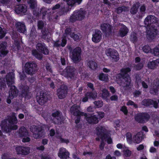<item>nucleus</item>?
I'll return each instance as SVG.
<instances>
[{"mask_svg":"<svg viewBox=\"0 0 159 159\" xmlns=\"http://www.w3.org/2000/svg\"><path fill=\"white\" fill-rule=\"evenodd\" d=\"M36 48L38 51H41L42 53L46 55L48 53V50L44 43H38L36 46Z\"/></svg>","mask_w":159,"mask_h":159,"instance_id":"nucleus-22","label":"nucleus"},{"mask_svg":"<svg viewBox=\"0 0 159 159\" xmlns=\"http://www.w3.org/2000/svg\"><path fill=\"white\" fill-rule=\"evenodd\" d=\"M14 71L8 74L6 76V79H0V86L1 88H4L6 86V81L9 87H10L9 91V97L7 100V102L10 104L11 101L10 99H12L17 95V91L15 87L13 84L14 83Z\"/></svg>","mask_w":159,"mask_h":159,"instance_id":"nucleus-4","label":"nucleus"},{"mask_svg":"<svg viewBox=\"0 0 159 159\" xmlns=\"http://www.w3.org/2000/svg\"><path fill=\"white\" fill-rule=\"evenodd\" d=\"M18 135L20 137L25 136L28 135V132L24 127H21L19 130Z\"/></svg>","mask_w":159,"mask_h":159,"instance_id":"nucleus-35","label":"nucleus"},{"mask_svg":"<svg viewBox=\"0 0 159 159\" xmlns=\"http://www.w3.org/2000/svg\"><path fill=\"white\" fill-rule=\"evenodd\" d=\"M102 39V33L98 30H95L94 33L93 34L92 40L95 43L99 42Z\"/></svg>","mask_w":159,"mask_h":159,"instance_id":"nucleus-20","label":"nucleus"},{"mask_svg":"<svg viewBox=\"0 0 159 159\" xmlns=\"http://www.w3.org/2000/svg\"><path fill=\"white\" fill-rule=\"evenodd\" d=\"M120 110L123 112L125 114H127V110L125 106H123L121 108Z\"/></svg>","mask_w":159,"mask_h":159,"instance_id":"nucleus-53","label":"nucleus"},{"mask_svg":"<svg viewBox=\"0 0 159 159\" xmlns=\"http://www.w3.org/2000/svg\"><path fill=\"white\" fill-rule=\"evenodd\" d=\"M73 72V69H72L71 67H67L61 74L68 79L69 78L72 79L74 77Z\"/></svg>","mask_w":159,"mask_h":159,"instance_id":"nucleus-17","label":"nucleus"},{"mask_svg":"<svg viewBox=\"0 0 159 159\" xmlns=\"http://www.w3.org/2000/svg\"><path fill=\"white\" fill-rule=\"evenodd\" d=\"M140 11L142 13H144L146 10L145 6L144 5L141 6L140 7Z\"/></svg>","mask_w":159,"mask_h":159,"instance_id":"nucleus-55","label":"nucleus"},{"mask_svg":"<svg viewBox=\"0 0 159 159\" xmlns=\"http://www.w3.org/2000/svg\"><path fill=\"white\" fill-rule=\"evenodd\" d=\"M135 118L137 122L144 123L148 120L149 118V116L146 113H139L135 115Z\"/></svg>","mask_w":159,"mask_h":159,"instance_id":"nucleus-15","label":"nucleus"},{"mask_svg":"<svg viewBox=\"0 0 159 159\" xmlns=\"http://www.w3.org/2000/svg\"><path fill=\"white\" fill-rule=\"evenodd\" d=\"M52 120L56 124H61L63 121V117L59 111H56L52 114Z\"/></svg>","mask_w":159,"mask_h":159,"instance_id":"nucleus-14","label":"nucleus"},{"mask_svg":"<svg viewBox=\"0 0 159 159\" xmlns=\"http://www.w3.org/2000/svg\"><path fill=\"white\" fill-rule=\"evenodd\" d=\"M97 97V93H87L85 94V97L83 98L82 101L83 102H86L88 98H95Z\"/></svg>","mask_w":159,"mask_h":159,"instance_id":"nucleus-30","label":"nucleus"},{"mask_svg":"<svg viewBox=\"0 0 159 159\" xmlns=\"http://www.w3.org/2000/svg\"><path fill=\"white\" fill-rule=\"evenodd\" d=\"M16 26L19 32L23 34L25 33L26 30L24 24L20 22H17L16 24Z\"/></svg>","mask_w":159,"mask_h":159,"instance_id":"nucleus-28","label":"nucleus"},{"mask_svg":"<svg viewBox=\"0 0 159 159\" xmlns=\"http://www.w3.org/2000/svg\"><path fill=\"white\" fill-rule=\"evenodd\" d=\"M60 6L59 4H57L53 7L52 9H49L47 10V8L44 7L40 11V14L35 13L34 11H33V14L34 15L37 16H42L43 19H45L46 17L49 19L50 20V17L51 14H52L51 11L52 12V13H55V12L58 11Z\"/></svg>","mask_w":159,"mask_h":159,"instance_id":"nucleus-7","label":"nucleus"},{"mask_svg":"<svg viewBox=\"0 0 159 159\" xmlns=\"http://www.w3.org/2000/svg\"><path fill=\"white\" fill-rule=\"evenodd\" d=\"M142 103L143 105L144 106H150L152 105L155 108H157L158 107V104L157 102L150 99L144 100Z\"/></svg>","mask_w":159,"mask_h":159,"instance_id":"nucleus-25","label":"nucleus"},{"mask_svg":"<svg viewBox=\"0 0 159 159\" xmlns=\"http://www.w3.org/2000/svg\"><path fill=\"white\" fill-rule=\"evenodd\" d=\"M32 54L34 56L39 59H41L42 58V54L36 50H34L32 51Z\"/></svg>","mask_w":159,"mask_h":159,"instance_id":"nucleus-41","label":"nucleus"},{"mask_svg":"<svg viewBox=\"0 0 159 159\" xmlns=\"http://www.w3.org/2000/svg\"><path fill=\"white\" fill-rule=\"evenodd\" d=\"M88 65L90 68L93 70L96 68L97 64L93 61H90L88 63Z\"/></svg>","mask_w":159,"mask_h":159,"instance_id":"nucleus-43","label":"nucleus"},{"mask_svg":"<svg viewBox=\"0 0 159 159\" xmlns=\"http://www.w3.org/2000/svg\"><path fill=\"white\" fill-rule=\"evenodd\" d=\"M124 153L125 155L127 157L129 156L131 154V152L127 148L124 151Z\"/></svg>","mask_w":159,"mask_h":159,"instance_id":"nucleus-50","label":"nucleus"},{"mask_svg":"<svg viewBox=\"0 0 159 159\" xmlns=\"http://www.w3.org/2000/svg\"><path fill=\"white\" fill-rule=\"evenodd\" d=\"M71 31V30L70 28H67L66 30L65 33L62 37V42L61 44V45L62 47H64L66 43V41L65 37L66 34V35H70V36L71 38H72L75 41H76L79 38L77 34H74L73 33L71 34L70 33Z\"/></svg>","mask_w":159,"mask_h":159,"instance_id":"nucleus-11","label":"nucleus"},{"mask_svg":"<svg viewBox=\"0 0 159 159\" xmlns=\"http://www.w3.org/2000/svg\"><path fill=\"white\" fill-rule=\"evenodd\" d=\"M129 8L125 7H120L113 10L114 11L118 14L120 13L124 14L125 12L129 11Z\"/></svg>","mask_w":159,"mask_h":159,"instance_id":"nucleus-32","label":"nucleus"},{"mask_svg":"<svg viewBox=\"0 0 159 159\" xmlns=\"http://www.w3.org/2000/svg\"><path fill=\"white\" fill-rule=\"evenodd\" d=\"M78 104L74 105L70 109V112L73 115L76 116L77 117V119L75 120V122L76 124L78 123L80 120V116H84L85 117L86 120L90 124H97L98 121V119H100L102 118L104 116V114L103 112H98V117H96L95 115L94 116H91L90 117H88L89 115L83 112H81L79 111L80 105L81 103V101H78V102H77Z\"/></svg>","mask_w":159,"mask_h":159,"instance_id":"nucleus-1","label":"nucleus"},{"mask_svg":"<svg viewBox=\"0 0 159 159\" xmlns=\"http://www.w3.org/2000/svg\"><path fill=\"white\" fill-rule=\"evenodd\" d=\"M45 126L46 125H44L40 126V127H42L41 128H40V127H37L34 125L31 126L30 128V130L33 133L34 138L37 139L42 137L43 136L40 135V134L43 132L42 128H44Z\"/></svg>","mask_w":159,"mask_h":159,"instance_id":"nucleus-10","label":"nucleus"},{"mask_svg":"<svg viewBox=\"0 0 159 159\" xmlns=\"http://www.w3.org/2000/svg\"><path fill=\"white\" fill-rule=\"evenodd\" d=\"M130 71L129 68H123L121 70L120 73L117 75L115 78H114L115 81L122 86L120 88L122 92L123 93V89L129 90L131 87V79L128 75Z\"/></svg>","mask_w":159,"mask_h":159,"instance_id":"nucleus-3","label":"nucleus"},{"mask_svg":"<svg viewBox=\"0 0 159 159\" xmlns=\"http://www.w3.org/2000/svg\"><path fill=\"white\" fill-rule=\"evenodd\" d=\"M29 87L27 86H23L21 87V89L22 91L21 96L25 97V99L29 98L28 95L29 93H28Z\"/></svg>","mask_w":159,"mask_h":159,"instance_id":"nucleus-31","label":"nucleus"},{"mask_svg":"<svg viewBox=\"0 0 159 159\" xmlns=\"http://www.w3.org/2000/svg\"><path fill=\"white\" fill-rule=\"evenodd\" d=\"M85 12L84 11L83 9L81 8L80 10L75 11L70 18V21L73 22L77 20H81L84 17Z\"/></svg>","mask_w":159,"mask_h":159,"instance_id":"nucleus-8","label":"nucleus"},{"mask_svg":"<svg viewBox=\"0 0 159 159\" xmlns=\"http://www.w3.org/2000/svg\"><path fill=\"white\" fill-rule=\"evenodd\" d=\"M36 98L38 103L41 105H44L47 101V98L43 93H40L39 95L37 96Z\"/></svg>","mask_w":159,"mask_h":159,"instance_id":"nucleus-21","label":"nucleus"},{"mask_svg":"<svg viewBox=\"0 0 159 159\" xmlns=\"http://www.w3.org/2000/svg\"><path fill=\"white\" fill-rule=\"evenodd\" d=\"M111 100L112 101H116L118 99V97L116 95H113L110 98Z\"/></svg>","mask_w":159,"mask_h":159,"instance_id":"nucleus-59","label":"nucleus"},{"mask_svg":"<svg viewBox=\"0 0 159 159\" xmlns=\"http://www.w3.org/2000/svg\"><path fill=\"white\" fill-rule=\"evenodd\" d=\"M42 34H43V36H42V38L44 39H48V38L49 37V34H45L44 33L42 32Z\"/></svg>","mask_w":159,"mask_h":159,"instance_id":"nucleus-57","label":"nucleus"},{"mask_svg":"<svg viewBox=\"0 0 159 159\" xmlns=\"http://www.w3.org/2000/svg\"><path fill=\"white\" fill-rule=\"evenodd\" d=\"M156 152V149L153 147H151L149 149V152L151 153H155Z\"/></svg>","mask_w":159,"mask_h":159,"instance_id":"nucleus-56","label":"nucleus"},{"mask_svg":"<svg viewBox=\"0 0 159 159\" xmlns=\"http://www.w3.org/2000/svg\"><path fill=\"white\" fill-rule=\"evenodd\" d=\"M127 105L133 106L134 107L136 108L137 107V105L135 104L133 102L131 101H129L127 104Z\"/></svg>","mask_w":159,"mask_h":159,"instance_id":"nucleus-52","label":"nucleus"},{"mask_svg":"<svg viewBox=\"0 0 159 159\" xmlns=\"http://www.w3.org/2000/svg\"><path fill=\"white\" fill-rule=\"evenodd\" d=\"M159 90V80L157 79L154 81V83L150 89V93L151 94H156Z\"/></svg>","mask_w":159,"mask_h":159,"instance_id":"nucleus-18","label":"nucleus"},{"mask_svg":"<svg viewBox=\"0 0 159 159\" xmlns=\"http://www.w3.org/2000/svg\"><path fill=\"white\" fill-rule=\"evenodd\" d=\"M120 25H121V27L119 31V35L121 37H123L127 34L129 30L127 27L125 25L122 24Z\"/></svg>","mask_w":159,"mask_h":159,"instance_id":"nucleus-29","label":"nucleus"},{"mask_svg":"<svg viewBox=\"0 0 159 159\" xmlns=\"http://www.w3.org/2000/svg\"><path fill=\"white\" fill-rule=\"evenodd\" d=\"M55 137L54 138V139H55L56 140L58 141H60L62 143H67L69 142V141L67 139H62L61 136H60V134H59V133L57 132H56V133L55 135Z\"/></svg>","mask_w":159,"mask_h":159,"instance_id":"nucleus-36","label":"nucleus"},{"mask_svg":"<svg viewBox=\"0 0 159 159\" xmlns=\"http://www.w3.org/2000/svg\"><path fill=\"white\" fill-rule=\"evenodd\" d=\"M126 139L128 143L129 144H131L133 143V138L131 133H128L126 134Z\"/></svg>","mask_w":159,"mask_h":159,"instance_id":"nucleus-44","label":"nucleus"},{"mask_svg":"<svg viewBox=\"0 0 159 159\" xmlns=\"http://www.w3.org/2000/svg\"><path fill=\"white\" fill-rule=\"evenodd\" d=\"M14 40V44L15 45V47L13 46V47H12V48L13 49L15 50H18L19 49V47L20 42H19L17 40V39L16 38V39H15Z\"/></svg>","mask_w":159,"mask_h":159,"instance_id":"nucleus-46","label":"nucleus"},{"mask_svg":"<svg viewBox=\"0 0 159 159\" xmlns=\"http://www.w3.org/2000/svg\"><path fill=\"white\" fill-rule=\"evenodd\" d=\"M17 121L15 114L13 113L11 116L9 117L8 119L2 122L1 124L2 129L4 132L8 133L12 130L17 129V126L15 125Z\"/></svg>","mask_w":159,"mask_h":159,"instance_id":"nucleus-6","label":"nucleus"},{"mask_svg":"<svg viewBox=\"0 0 159 159\" xmlns=\"http://www.w3.org/2000/svg\"><path fill=\"white\" fill-rule=\"evenodd\" d=\"M81 49L79 47H76L71 53L70 57L74 63H77L81 59Z\"/></svg>","mask_w":159,"mask_h":159,"instance_id":"nucleus-9","label":"nucleus"},{"mask_svg":"<svg viewBox=\"0 0 159 159\" xmlns=\"http://www.w3.org/2000/svg\"><path fill=\"white\" fill-rule=\"evenodd\" d=\"M30 140V139L29 137L24 138L23 139L22 141L23 142H28Z\"/></svg>","mask_w":159,"mask_h":159,"instance_id":"nucleus-60","label":"nucleus"},{"mask_svg":"<svg viewBox=\"0 0 159 159\" xmlns=\"http://www.w3.org/2000/svg\"><path fill=\"white\" fill-rule=\"evenodd\" d=\"M0 43V56L4 57L8 52L6 49L7 43L5 42Z\"/></svg>","mask_w":159,"mask_h":159,"instance_id":"nucleus-24","label":"nucleus"},{"mask_svg":"<svg viewBox=\"0 0 159 159\" xmlns=\"http://www.w3.org/2000/svg\"><path fill=\"white\" fill-rule=\"evenodd\" d=\"M158 63H159V59H157L156 60L149 62L148 64V67L150 69H153Z\"/></svg>","mask_w":159,"mask_h":159,"instance_id":"nucleus-37","label":"nucleus"},{"mask_svg":"<svg viewBox=\"0 0 159 159\" xmlns=\"http://www.w3.org/2000/svg\"><path fill=\"white\" fill-rule=\"evenodd\" d=\"M16 7L15 10V12L17 14L25 13L27 10V7L25 5H19Z\"/></svg>","mask_w":159,"mask_h":159,"instance_id":"nucleus-27","label":"nucleus"},{"mask_svg":"<svg viewBox=\"0 0 159 159\" xmlns=\"http://www.w3.org/2000/svg\"><path fill=\"white\" fill-rule=\"evenodd\" d=\"M136 34L134 33L132 34L130 36V40L133 43H134L137 40Z\"/></svg>","mask_w":159,"mask_h":159,"instance_id":"nucleus-49","label":"nucleus"},{"mask_svg":"<svg viewBox=\"0 0 159 159\" xmlns=\"http://www.w3.org/2000/svg\"><path fill=\"white\" fill-rule=\"evenodd\" d=\"M16 151L18 154L26 155L30 152V148L29 147L19 146L16 148Z\"/></svg>","mask_w":159,"mask_h":159,"instance_id":"nucleus-19","label":"nucleus"},{"mask_svg":"<svg viewBox=\"0 0 159 159\" xmlns=\"http://www.w3.org/2000/svg\"><path fill=\"white\" fill-rule=\"evenodd\" d=\"M115 155L117 156H120L121 155V153L118 150H116L114 152Z\"/></svg>","mask_w":159,"mask_h":159,"instance_id":"nucleus-64","label":"nucleus"},{"mask_svg":"<svg viewBox=\"0 0 159 159\" xmlns=\"http://www.w3.org/2000/svg\"><path fill=\"white\" fill-rule=\"evenodd\" d=\"M28 3L32 9H34L37 6L36 0H30Z\"/></svg>","mask_w":159,"mask_h":159,"instance_id":"nucleus-42","label":"nucleus"},{"mask_svg":"<svg viewBox=\"0 0 159 159\" xmlns=\"http://www.w3.org/2000/svg\"><path fill=\"white\" fill-rule=\"evenodd\" d=\"M157 19L153 15H148L145 19L144 23L147 29L146 37L149 40L154 39L159 34V26Z\"/></svg>","mask_w":159,"mask_h":159,"instance_id":"nucleus-2","label":"nucleus"},{"mask_svg":"<svg viewBox=\"0 0 159 159\" xmlns=\"http://www.w3.org/2000/svg\"><path fill=\"white\" fill-rule=\"evenodd\" d=\"M109 89H110V91L112 93H114L115 92H116L115 89V88H114V87H113L110 86L109 87Z\"/></svg>","mask_w":159,"mask_h":159,"instance_id":"nucleus-62","label":"nucleus"},{"mask_svg":"<svg viewBox=\"0 0 159 159\" xmlns=\"http://www.w3.org/2000/svg\"><path fill=\"white\" fill-rule=\"evenodd\" d=\"M116 147L119 149H122V148H124L125 146L124 145L122 144L121 143H118L116 145Z\"/></svg>","mask_w":159,"mask_h":159,"instance_id":"nucleus-58","label":"nucleus"},{"mask_svg":"<svg viewBox=\"0 0 159 159\" xmlns=\"http://www.w3.org/2000/svg\"><path fill=\"white\" fill-rule=\"evenodd\" d=\"M105 53L107 56L110 57L114 61H117L119 60V54L115 50L108 48L106 50Z\"/></svg>","mask_w":159,"mask_h":159,"instance_id":"nucleus-12","label":"nucleus"},{"mask_svg":"<svg viewBox=\"0 0 159 159\" xmlns=\"http://www.w3.org/2000/svg\"><path fill=\"white\" fill-rule=\"evenodd\" d=\"M143 138L144 135H143V133L141 132H139L133 137V143H139Z\"/></svg>","mask_w":159,"mask_h":159,"instance_id":"nucleus-26","label":"nucleus"},{"mask_svg":"<svg viewBox=\"0 0 159 159\" xmlns=\"http://www.w3.org/2000/svg\"><path fill=\"white\" fill-rule=\"evenodd\" d=\"M139 6L140 3L139 2L134 3L130 10V12L131 13L133 14H135L137 11Z\"/></svg>","mask_w":159,"mask_h":159,"instance_id":"nucleus-34","label":"nucleus"},{"mask_svg":"<svg viewBox=\"0 0 159 159\" xmlns=\"http://www.w3.org/2000/svg\"><path fill=\"white\" fill-rule=\"evenodd\" d=\"M45 23L43 21H39L38 22V27L39 29H41L44 26Z\"/></svg>","mask_w":159,"mask_h":159,"instance_id":"nucleus-51","label":"nucleus"},{"mask_svg":"<svg viewBox=\"0 0 159 159\" xmlns=\"http://www.w3.org/2000/svg\"><path fill=\"white\" fill-rule=\"evenodd\" d=\"M107 75L104 74L103 73L100 74L98 77L99 80L104 82H107L108 80Z\"/></svg>","mask_w":159,"mask_h":159,"instance_id":"nucleus-40","label":"nucleus"},{"mask_svg":"<svg viewBox=\"0 0 159 159\" xmlns=\"http://www.w3.org/2000/svg\"><path fill=\"white\" fill-rule=\"evenodd\" d=\"M41 158L42 159H52V157L50 156H41Z\"/></svg>","mask_w":159,"mask_h":159,"instance_id":"nucleus-63","label":"nucleus"},{"mask_svg":"<svg viewBox=\"0 0 159 159\" xmlns=\"http://www.w3.org/2000/svg\"><path fill=\"white\" fill-rule=\"evenodd\" d=\"M94 103L97 108L101 107L103 105V102L101 101H95L94 102Z\"/></svg>","mask_w":159,"mask_h":159,"instance_id":"nucleus-48","label":"nucleus"},{"mask_svg":"<svg viewBox=\"0 0 159 159\" xmlns=\"http://www.w3.org/2000/svg\"><path fill=\"white\" fill-rule=\"evenodd\" d=\"M64 1H66L68 5L72 6L76 3H78L79 4H80L82 0H64Z\"/></svg>","mask_w":159,"mask_h":159,"instance_id":"nucleus-39","label":"nucleus"},{"mask_svg":"<svg viewBox=\"0 0 159 159\" xmlns=\"http://www.w3.org/2000/svg\"><path fill=\"white\" fill-rule=\"evenodd\" d=\"M67 93V87L65 85H62L57 90V95L59 99L64 98Z\"/></svg>","mask_w":159,"mask_h":159,"instance_id":"nucleus-16","label":"nucleus"},{"mask_svg":"<svg viewBox=\"0 0 159 159\" xmlns=\"http://www.w3.org/2000/svg\"><path fill=\"white\" fill-rule=\"evenodd\" d=\"M152 53L155 56H159V45L157 46L154 49L152 50Z\"/></svg>","mask_w":159,"mask_h":159,"instance_id":"nucleus-45","label":"nucleus"},{"mask_svg":"<svg viewBox=\"0 0 159 159\" xmlns=\"http://www.w3.org/2000/svg\"><path fill=\"white\" fill-rule=\"evenodd\" d=\"M58 155L61 158L66 159L69 157V153L66 151L65 148H62L59 149V152L58 153Z\"/></svg>","mask_w":159,"mask_h":159,"instance_id":"nucleus-23","label":"nucleus"},{"mask_svg":"<svg viewBox=\"0 0 159 159\" xmlns=\"http://www.w3.org/2000/svg\"><path fill=\"white\" fill-rule=\"evenodd\" d=\"M101 30L105 32H110L111 31V27L109 24H103L101 26Z\"/></svg>","mask_w":159,"mask_h":159,"instance_id":"nucleus-33","label":"nucleus"},{"mask_svg":"<svg viewBox=\"0 0 159 159\" xmlns=\"http://www.w3.org/2000/svg\"><path fill=\"white\" fill-rule=\"evenodd\" d=\"M143 66V64L142 63H139L135 67V69L137 70L141 69Z\"/></svg>","mask_w":159,"mask_h":159,"instance_id":"nucleus-54","label":"nucleus"},{"mask_svg":"<svg viewBox=\"0 0 159 159\" xmlns=\"http://www.w3.org/2000/svg\"><path fill=\"white\" fill-rule=\"evenodd\" d=\"M36 64L34 63H26L25 66V71L28 74H32L34 73L36 67Z\"/></svg>","mask_w":159,"mask_h":159,"instance_id":"nucleus-13","label":"nucleus"},{"mask_svg":"<svg viewBox=\"0 0 159 159\" xmlns=\"http://www.w3.org/2000/svg\"><path fill=\"white\" fill-rule=\"evenodd\" d=\"M108 128L104 125H99L96 127L95 131V134L98 137L96 138L97 140L101 139V142L100 145V148L102 150L103 148L105 145V143L107 141L108 144H111L112 143V140L110 136L107 135L108 131Z\"/></svg>","mask_w":159,"mask_h":159,"instance_id":"nucleus-5","label":"nucleus"},{"mask_svg":"<svg viewBox=\"0 0 159 159\" xmlns=\"http://www.w3.org/2000/svg\"><path fill=\"white\" fill-rule=\"evenodd\" d=\"M143 50L145 53H148L149 52L152 53V50L148 45H146L143 47Z\"/></svg>","mask_w":159,"mask_h":159,"instance_id":"nucleus-47","label":"nucleus"},{"mask_svg":"<svg viewBox=\"0 0 159 159\" xmlns=\"http://www.w3.org/2000/svg\"><path fill=\"white\" fill-rule=\"evenodd\" d=\"M46 67L47 71H48V72H49L51 73L52 70L49 64H47L46 66Z\"/></svg>","mask_w":159,"mask_h":159,"instance_id":"nucleus-61","label":"nucleus"},{"mask_svg":"<svg viewBox=\"0 0 159 159\" xmlns=\"http://www.w3.org/2000/svg\"><path fill=\"white\" fill-rule=\"evenodd\" d=\"M102 97L103 98L106 100L107 102H108L109 100L107 99V98L109 96L110 93L106 89H104L102 90Z\"/></svg>","mask_w":159,"mask_h":159,"instance_id":"nucleus-38","label":"nucleus"}]
</instances>
